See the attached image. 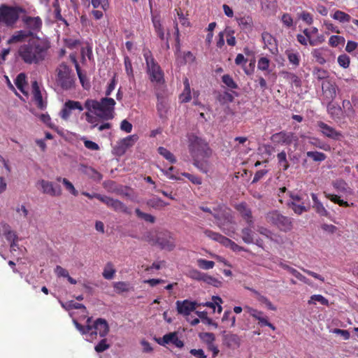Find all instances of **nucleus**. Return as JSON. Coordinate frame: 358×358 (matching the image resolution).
Instances as JSON below:
<instances>
[{"label": "nucleus", "instance_id": "f257e3e1", "mask_svg": "<svg viewBox=\"0 0 358 358\" xmlns=\"http://www.w3.org/2000/svg\"><path fill=\"white\" fill-rule=\"evenodd\" d=\"M115 101L113 98L104 97L99 101L92 99H87L84 103V106L78 101L68 100L65 102V106L71 111L72 110H87L83 115L85 120L91 124V129L98 126L99 119L102 120H110L113 119L115 115Z\"/></svg>", "mask_w": 358, "mask_h": 358}, {"label": "nucleus", "instance_id": "f03ea898", "mask_svg": "<svg viewBox=\"0 0 358 358\" xmlns=\"http://www.w3.org/2000/svg\"><path fill=\"white\" fill-rule=\"evenodd\" d=\"M49 48L48 41L39 38H31L20 46L17 53L24 63L38 64L45 59Z\"/></svg>", "mask_w": 358, "mask_h": 358}, {"label": "nucleus", "instance_id": "7ed1b4c3", "mask_svg": "<svg viewBox=\"0 0 358 358\" xmlns=\"http://www.w3.org/2000/svg\"><path fill=\"white\" fill-rule=\"evenodd\" d=\"M213 217L217 226L227 236L235 233L236 221L231 210L224 204L218 203L213 206Z\"/></svg>", "mask_w": 358, "mask_h": 358}, {"label": "nucleus", "instance_id": "20e7f679", "mask_svg": "<svg viewBox=\"0 0 358 358\" xmlns=\"http://www.w3.org/2000/svg\"><path fill=\"white\" fill-rule=\"evenodd\" d=\"M188 148L192 157L208 159L212 155V150L205 140L194 134L188 136Z\"/></svg>", "mask_w": 358, "mask_h": 358}, {"label": "nucleus", "instance_id": "39448f33", "mask_svg": "<svg viewBox=\"0 0 358 358\" xmlns=\"http://www.w3.org/2000/svg\"><path fill=\"white\" fill-rule=\"evenodd\" d=\"M143 57L146 63L147 73L152 83H162L164 82V74L159 64L156 62L149 50H143Z\"/></svg>", "mask_w": 358, "mask_h": 358}, {"label": "nucleus", "instance_id": "423d86ee", "mask_svg": "<svg viewBox=\"0 0 358 358\" xmlns=\"http://www.w3.org/2000/svg\"><path fill=\"white\" fill-rule=\"evenodd\" d=\"M266 222L282 232L290 231L293 229V218L281 214L278 210H271L266 215Z\"/></svg>", "mask_w": 358, "mask_h": 358}, {"label": "nucleus", "instance_id": "0eeeda50", "mask_svg": "<svg viewBox=\"0 0 358 358\" xmlns=\"http://www.w3.org/2000/svg\"><path fill=\"white\" fill-rule=\"evenodd\" d=\"M56 73V83L58 86L64 90L73 87L76 79L70 66L62 62L57 68Z\"/></svg>", "mask_w": 358, "mask_h": 358}, {"label": "nucleus", "instance_id": "6e6552de", "mask_svg": "<svg viewBox=\"0 0 358 358\" xmlns=\"http://www.w3.org/2000/svg\"><path fill=\"white\" fill-rule=\"evenodd\" d=\"M22 9L3 5L0 7V23L8 27L13 26L19 19L20 13Z\"/></svg>", "mask_w": 358, "mask_h": 358}, {"label": "nucleus", "instance_id": "1a4fd4ad", "mask_svg": "<svg viewBox=\"0 0 358 358\" xmlns=\"http://www.w3.org/2000/svg\"><path fill=\"white\" fill-rule=\"evenodd\" d=\"M187 276L192 280L197 281H203L208 285L218 287L221 282L215 278L208 275L207 273L201 272L196 268H190L187 273Z\"/></svg>", "mask_w": 358, "mask_h": 358}, {"label": "nucleus", "instance_id": "9d476101", "mask_svg": "<svg viewBox=\"0 0 358 358\" xmlns=\"http://www.w3.org/2000/svg\"><path fill=\"white\" fill-rule=\"evenodd\" d=\"M22 22L26 29L27 32H30V36H33L41 29L43 22L40 17H31L24 15L22 17Z\"/></svg>", "mask_w": 358, "mask_h": 358}, {"label": "nucleus", "instance_id": "9b49d317", "mask_svg": "<svg viewBox=\"0 0 358 358\" xmlns=\"http://www.w3.org/2000/svg\"><path fill=\"white\" fill-rule=\"evenodd\" d=\"M91 331L90 336L93 338L96 337V335H99L100 337L104 338L109 332V325L107 321L103 318H98L92 324L90 323Z\"/></svg>", "mask_w": 358, "mask_h": 358}, {"label": "nucleus", "instance_id": "f8f14e48", "mask_svg": "<svg viewBox=\"0 0 358 358\" xmlns=\"http://www.w3.org/2000/svg\"><path fill=\"white\" fill-rule=\"evenodd\" d=\"M37 185H40L43 194L51 196H59L62 194V189L59 185H55L52 182L43 179L37 182Z\"/></svg>", "mask_w": 358, "mask_h": 358}, {"label": "nucleus", "instance_id": "ddd939ff", "mask_svg": "<svg viewBox=\"0 0 358 358\" xmlns=\"http://www.w3.org/2000/svg\"><path fill=\"white\" fill-rule=\"evenodd\" d=\"M157 243L162 250L172 251L176 247L175 238L170 232L160 234L157 238Z\"/></svg>", "mask_w": 358, "mask_h": 358}, {"label": "nucleus", "instance_id": "4468645a", "mask_svg": "<svg viewBox=\"0 0 358 358\" xmlns=\"http://www.w3.org/2000/svg\"><path fill=\"white\" fill-rule=\"evenodd\" d=\"M102 199V203H105L108 208L113 209L115 212L130 214V211L127 206L118 199L104 196Z\"/></svg>", "mask_w": 358, "mask_h": 358}, {"label": "nucleus", "instance_id": "2eb2a0df", "mask_svg": "<svg viewBox=\"0 0 358 358\" xmlns=\"http://www.w3.org/2000/svg\"><path fill=\"white\" fill-rule=\"evenodd\" d=\"M322 90L324 96V99L327 102H331L336 96V92L338 87L335 83L325 80L322 83Z\"/></svg>", "mask_w": 358, "mask_h": 358}, {"label": "nucleus", "instance_id": "dca6fc26", "mask_svg": "<svg viewBox=\"0 0 358 358\" xmlns=\"http://www.w3.org/2000/svg\"><path fill=\"white\" fill-rule=\"evenodd\" d=\"M234 208L250 227H254V219L252 210L245 202L238 203Z\"/></svg>", "mask_w": 358, "mask_h": 358}, {"label": "nucleus", "instance_id": "f3484780", "mask_svg": "<svg viewBox=\"0 0 358 358\" xmlns=\"http://www.w3.org/2000/svg\"><path fill=\"white\" fill-rule=\"evenodd\" d=\"M317 127L320 128V132L323 136L334 139L339 140L343 136L341 131L336 130L324 122H317Z\"/></svg>", "mask_w": 358, "mask_h": 358}, {"label": "nucleus", "instance_id": "a211bd4d", "mask_svg": "<svg viewBox=\"0 0 358 358\" xmlns=\"http://www.w3.org/2000/svg\"><path fill=\"white\" fill-rule=\"evenodd\" d=\"M156 341L158 344L163 346L169 343H172L178 348H182L184 345L183 342L178 338L176 332L166 334L162 338H156Z\"/></svg>", "mask_w": 358, "mask_h": 358}, {"label": "nucleus", "instance_id": "6ab92c4d", "mask_svg": "<svg viewBox=\"0 0 358 358\" xmlns=\"http://www.w3.org/2000/svg\"><path fill=\"white\" fill-rule=\"evenodd\" d=\"M271 141L275 144L290 145L293 140V134L285 131L273 134L271 137Z\"/></svg>", "mask_w": 358, "mask_h": 358}, {"label": "nucleus", "instance_id": "aec40b11", "mask_svg": "<svg viewBox=\"0 0 358 358\" xmlns=\"http://www.w3.org/2000/svg\"><path fill=\"white\" fill-rule=\"evenodd\" d=\"M176 308L178 313L183 315H189L192 311H194L196 308V302L190 301L189 300L177 301Z\"/></svg>", "mask_w": 358, "mask_h": 358}, {"label": "nucleus", "instance_id": "412c9836", "mask_svg": "<svg viewBox=\"0 0 358 358\" xmlns=\"http://www.w3.org/2000/svg\"><path fill=\"white\" fill-rule=\"evenodd\" d=\"M152 22L157 36L161 39H165L164 29L161 22V16L159 14H152Z\"/></svg>", "mask_w": 358, "mask_h": 358}, {"label": "nucleus", "instance_id": "4be33fe9", "mask_svg": "<svg viewBox=\"0 0 358 358\" xmlns=\"http://www.w3.org/2000/svg\"><path fill=\"white\" fill-rule=\"evenodd\" d=\"M32 92L34 95V101L37 107L41 110L45 108L46 103L43 100V96L37 81L32 83Z\"/></svg>", "mask_w": 358, "mask_h": 358}, {"label": "nucleus", "instance_id": "5701e85b", "mask_svg": "<svg viewBox=\"0 0 358 358\" xmlns=\"http://www.w3.org/2000/svg\"><path fill=\"white\" fill-rule=\"evenodd\" d=\"M262 39L264 43V48H268L272 53L277 51V45L275 38L268 32L264 31L262 34Z\"/></svg>", "mask_w": 358, "mask_h": 358}, {"label": "nucleus", "instance_id": "b1692460", "mask_svg": "<svg viewBox=\"0 0 358 358\" xmlns=\"http://www.w3.org/2000/svg\"><path fill=\"white\" fill-rule=\"evenodd\" d=\"M156 96L157 99V110L158 115L160 118H165L169 110L168 103L159 93H156Z\"/></svg>", "mask_w": 358, "mask_h": 358}, {"label": "nucleus", "instance_id": "393cba45", "mask_svg": "<svg viewBox=\"0 0 358 358\" xmlns=\"http://www.w3.org/2000/svg\"><path fill=\"white\" fill-rule=\"evenodd\" d=\"M224 344L230 349H236L240 347L241 338L234 334H228L223 336Z\"/></svg>", "mask_w": 358, "mask_h": 358}, {"label": "nucleus", "instance_id": "a878e982", "mask_svg": "<svg viewBox=\"0 0 358 358\" xmlns=\"http://www.w3.org/2000/svg\"><path fill=\"white\" fill-rule=\"evenodd\" d=\"M311 198L313 201V208L315 212L322 217H329L330 213L325 208L322 203L318 199L316 194L312 193Z\"/></svg>", "mask_w": 358, "mask_h": 358}, {"label": "nucleus", "instance_id": "bb28decb", "mask_svg": "<svg viewBox=\"0 0 358 358\" xmlns=\"http://www.w3.org/2000/svg\"><path fill=\"white\" fill-rule=\"evenodd\" d=\"M236 20L241 30L244 31L252 30L253 27V20L250 15L236 17Z\"/></svg>", "mask_w": 358, "mask_h": 358}, {"label": "nucleus", "instance_id": "cd10ccee", "mask_svg": "<svg viewBox=\"0 0 358 358\" xmlns=\"http://www.w3.org/2000/svg\"><path fill=\"white\" fill-rule=\"evenodd\" d=\"M137 140L138 136L136 134L128 136L120 141L117 149L123 154L128 148L132 147Z\"/></svg>", "mask_w": 358, "mask_h": 358}, {"label": "nucleus", "instance_id": "c85d7f7f", "mask_svg": "<svg viewBox=\"0 0 358 358\" xmlns=\"http://www.w3.org/2000/svg\"><path fill=\"white\" fill-rule=\"evenodd\" d=\"M289 64L294 67H297L300 64L301 57L297 50L294 49H287L285 52Z\"/></svg>", "mask_w": 358, "mask_h": 358}, {"label": "nucleus", "instance_id": "c756f323", "mask_svg": "<svg viewBox=\"0 0 358 358\" xmlns=\"http://www.w3.org/2000/svg\"><path fill=\"white\" fill-rule=\"evenodd\" d=\"M327 113L333 120H338L341 119V115L342 113V108L341 106L331 101L327 102Z\"/></svg>", "mask_w": 358, "mask_h": 358}, {"label": "nucleus", "instance_id": "7c9ffc66", "mask_svg": "<svg viewBox=\"0 0 358 358\" xmlns=\"http://www.w3.org/2000/svg\"><path fill=\"white\" fill-rule=\"evenodd\" d=\"M31 37L30 32H27L25 30H20L15 31L11 37L8 39V43L12 44L19 42H22L26 38Z\"/></svg>", "mask_w": 358, "mask_h": 358}, {"label": "nucleus", "instance_id": "2f4dec72", "mask_svg": "<svg viewBox=\"0 0 358 358\" xmlns=\"http://www.w3.org/2000/svg\"><path fill=\"white\" fill-rule=\"evenodd\" d=\"M0 229L7 241L17 239L16 233L11 229V227L6 222L0 223Z\"/></svg>", "mask_w": 358, "mask_h": 358}, {"label": "nucleus", "instance_id": "473e14b6", "mask_svg": "<svg viewBox=\"0 0 358 358\" xmlns=\"http://www.w3.org/2000/svg\"><path fill=\"white\" fill-rule=\"evenodd\" d=\"M334 188L338 192L344 194H350L352 192L351 188L348 186V183L343 179H338L332 182Z\"/></svg>", "mask_w": 358, "mask_h": 358}, {"label": "nucleus", "instance_id": "72a5a7b5", "mask_svg": "<svg viewBox=\"0 0 358 358\" xmlns=\"http://www.w3.org/2000/svg\"><path fill=\"white\" fill-rule=\"evenodd\" d=\"M282 75L287 81L292 85L299 87L301 85V79L294 73L289 71H282Z\"/></svg>", "mask_w": 358, "mask_h": 358}, {"label": "nucleus", "instance_id": "f704fd0d", "mask_svg": "<svg viewBox=\"0 0 358 358\" xmlns=\"http://www.w3.org/2000/svg\"><path fill=\"white\" fill-rule=\"evenodd\" d=\"M174 36H175V41H176V50H175V55L176 57V60L179 61V59L180 58V31L178 25V22L176 21H174Z\"/></svg>", "mask_w": 358, "mask_h": 358}, {"label": "nucleus", "instance_id": "c9c22d12", "mask_svg": "<svg viewBox=\"0 0 358 358\" xmlns=\"http://www.w3.org/2000/svg\"><path fill=\"white\" fill-rule=\"evenodd\" d=\"M253 227H245L241 230V238L244 243L251 244L254 243V232L252 229Z\"/></svg>", "mask_w": 358, "mask_h": 358}, {"label": "nucleus", "instance_id": "e433bc0d", "mask_svg": "<svg viewBox=\"0 0 358 358\" xmlns=\"http://www.w3.org/2000/svg\"><path fill=\"white\" fill-rule=\"evenodd\" d=\"M191 90L189 80L185 78L184 80V90L180 96V99L182 103H187L191 100Z\"/></svg>", "mask_w": 358, "mask_h": 358}, {"label": "nucleus", "instance_id": "4c0bfd02", "mask_svg": "<svg viewBox=\"0 0 358 358\" xmlns=\"http://www.w3.org/2000/svg\"><path fill=\"white\" fill-rule=\"evenodd\" d=\"M83 172L95 181H100L102 179V175L92 167L85 166Z\"/></svg>", "mask_w": 358, "mask_h": 358}, {"label": "nucleus", "instance_id": "58836bf2", "mask_svg": "<svg viewBox=\"0 0 358 358\" xmlns=\"http://www.w3.org/2000/svg\"><path fill=\"white\" fill-rule=\"evenodd\" d=\"M193 164L201 172L206 173L208 171V165L206 159L201 157H192Z\"/></svg>", "mask_w": 358, "mask_h": 358}, {"label": "nucleus", "instance_id": "ea45409f", "mask_svg": "<svg viewBox=\"0 0 358 358\" xmlns=\"http://www.w3.org/2000/svg\"><path fill=\"white\" fill-rule=\"evenodd\" d=\"M316 302H319L320 304L326 306H329L328 299H327L324 296H323L321 294H313L308 301V303L309 305H315L316 304Z\"/></svg>", "mask_w": 358, "mask_h": 358}, {"label": "nucleus", "instance_id": "a19ab883", "mask_svg": "<svg viewBox=\"0 0 358 358\" xmlns=\"http://www.w3.org/2000/svg\"><path fill=\"white\" fill-rule=\"evenodd\" d=\"M115 272L113 264L111 262H108L105 266L102 275L105 279L111 280L114 278Z\"/></svg>", "mask_w": 358, "mask_h": 358}, {"label": "nucleus", "instance_id": "79ce46f5", "mask_svg": "<svg viewBox=\"0 0 358 358\" xmlns=\"http://www.w3.org/2000/svg\"><path fill=\"white\" fill-rule=\"evenodd\" d=\"M148 206L153 208L157 209L165 207L169 205V203L164 202L163 200L158 197H153L147 201Z\"/></svg>", "mask_w": 358, "mask_h": 358}, {"label": "nucleus", "instance_id": "37998d69", "mask_svg": "<svg viewBox=\"0 0 358 358\" xmlns=\"http://www.w3.org/2000/svg\"><path fill=\"white\" fill-rule=\"evenodd\" d=\"M157 151L159 155L163 156L166 160H168L171 164H175L176 162V159L173 154L168 150L166 148L164 147H159Z\"/></svg>", "mask_w": 358, "mask_h": 358}, {"label": "nucleus", "instance_id": "c03bdc74", "mask_svg": "<svg viewBox=\"0 0 358 358\" xmlns=\"http://www.w3.org/2000/svg\"><path fill=\"white\" fill-rule=\"evenodd\" d=\"M60 303L62 307L66 310H70L73 309H85V306L83 304L76 303L74 301H69L65 303L60 301Z\"/></svg>", "mask_w": 358, "mask_h": 358}, {"label": "nucleus", "instance_id": "a18cd8bd", "mask_svg": "<svg viewBox=\"0 0 358 358\" xmlns=\"http://www.w3.org/2000/svg\"><path fill=\"white\" fill-rule=\"evenodd\" d=\"M113 287L117 294L127 292L130 290L129 283L122 281L114 282Z\"/></svg>", "mask_w": 358, "mask_h": 358}, {"label": "nucleus", "instance_id": "49530a36", "mask_svg": "<svg viewBox=\"0 0 358 358\" xmlns=\"http://www.w3.org/2000/svg\"><path fill=\"white\" fill-rule=\"evenodd\" d=\"M56 180L58 182H62L65 186L66 189L71 192L73 196H76L78 194V192L76 189L73 185L66 178H62V177H57Z\"/></svg>", "mask_w": 358, "mask_h": 358}, {"label": "nucleus", "instance_id": "de8ad7c7", "mask_svg": "<svg viewBox=\"0 0 358 358\" xmlns=\"http://www.w3.org/2000/svg\"><path fill=\"white\" fill-rule=\"evenodd\" d=\"M92 322V318L89 317L87 320V325L83 326L77 321L74 320V324L76 329L82 334H89L91 331L90 323Z\"/></svg>", "mask_w": 358, "mask_h": 358}, {"label": "nucleus", "instance_id": "09e8293b", "mask_svg": "<svg viewBox=\"0 0 358 358\" xmlns=\"http://www.w3.org/2000/svg\"><path fill=\"white\" fill-rule=\"evenodd\" d=\"M289 273L293 275L296 278L299 280L303 282V283L310 285L311 282L309 279L303 275L301 273H299L296 269L293 267L289 266V268L287 270Z\"/></svg>", "mask_w": 358, "mask_h": 358}, {"label": "nucleus", "instance_id": "8fccbe9b", "mask_svg": "<svg viewBox=\"0 0 358 358\" xmlns=\"http://www.w3.org/2000/svg\"><path fill=\"white\" fill-rule=\"evenodd\" d=\"M289 273L293 275L296 278L299 280L303 282V283L310 285L311 282L309 279L303 275L301 273H299L296 269L293 267L289 266V268L287 270Z\"/></svg>", "mask_w": 358, "mask_h": 358}, {"label": "nucleus", "instance_id": "3c124183", "mask_svg": "<svg viewBox=\"0 0 358 358\" xmlns=\"http://www.w3.org/2000/svg\"><path fill=\"white\" fill-rule=\"evenodd\" d=\"M289 273L293 275L296 278L299 280L303 282V283L310 285L311 282L309 279L303 275L301 273H299L296 269L293 267L289 266V268L287 270Z\"/></svg>", "mask_w": 358, "mask_h": 358}, {"label": "nucleus", "instance_id": "603ef678", "mask_svg": "<svg viewBox=\"0 0 358 358\" xmlns=\"http://www.w3.org/2000/svg\"><path fill=\"white\" fill-rule=\"evenodd\" d=\"M287 204L297 215H301L303 212L308 211V209L303 205V203L298 204L296 202L290 201V202H287Z\"/></svg>", "mask_w": 358, "mask_h": 358}, {"label": "nucleus", "instance_id": "864d4df0", "mask_svg": "<svg viewBox=\"0 0 358 358\" xmlns=\"http://www.w3.org/2000/svg\"><path fill=\"white\" fill-rule=\"evenodd\" d=\"M135 213L138 218H141L147 222L152 224L155 222V217L150 214L142 212L139 208H136L135 210Z\"/></svg>", "mask_w": 358, "mask_h": 358}, {"label": "nucleus", "instance_id": "5fc2aeb1", "mask_svg": "<svg viewBox=\"0 0 358 358\" xmlns=\"http://www.w3.org/2000/svg\"><path fill=\"white\" fill-rule=\"evenodd\" d=\"M124 63L125 67V71L129 77V80L134 79V71L132 68L131 61L128 56H124Z\"/></svg>", "mask_w": 358, "mask_h": 358}, {"label": "nucleus", "instance_id": "6e6d98bb", "mask_svg": "<svg viewBox=\"0 0 358 358\" xmlns=\"http://www.w3.org/2000/svg\"><path fill=\"white\" fill-rule=\"evenodd\" d=\"M332 17L334 20L339 21L340 22H349L350 21L351 17L348 13H345L341 10H336Z\"/></svg>", "mask_w": 358, "mask_h": 358}, {"label": "nucleus", "instance_id": "4d7b16f0", "mask_svg": "<svg viewBox=\"0 0 358 358\" xmlns=\"http://www.w3.org/2000/svg\"><path fill=\"white\" fill-rule=\"evenodd\" d=\"M15 84L19 90L24 93V87L27 84V81L26 76L24 73H20L17 76L15 80Z\"/></svg>", "mask_w": 358, "mask_h": 358}, {"label": "nucleus", "instance_id": "13d9d810", "mask_svg": "<svg viewBox=\"0 0 358 358\" xmlns=\"http://www.w3.org/2000/svg\"><path fill=\"white\" fill-rule=\"evenodd\" d=\"M196 314L203 323L208 325L214 326L215 328L217 327V323L214 322L211 318L208 317V313L206 311H196Z\"/></svg>", "mask_w": 358, "mask_h": 358}, {"label": "nucleus", "instance_id": "bf43d9fd", "mask_svg": "<svg viewBox=\"0 0 358 358\" xmlns=\"http://www.w3.org/2000/svg\"><path fill=\"white\" fill-rule=\"evenodd\" d=\"M277 159L279 165L282 168L284 171H286L289 168V163L287 159V155L285 151H282L277 155Z\"/></svg>", "mask_w": 358, "mask_h": 358}, {"label": "nucleus", "instance_id": "052dcab7", "mask_svg": "<svg viewBox=\"0 0 358 358\" xmlns=\"http://www.w3.org/2000/svg\"><path fill=\"white\" fill-rule=\"evenodd\" d=\"M306 155L315 162H322L326 159L324 153L317 151H308Z\"/></svg>", "mask_w": 358, "mask_h": 358}, {"label": "nucleus", "instance_id": "680f3d73", "mask_svg": "<svg viewBox=\"0 0 358 358\" xmlns=\"http://www.w3.org/2000/svg\"><path fill=\"white\" fill-rule=\"evenodd\" d=\"M313 57L315 59L316 62L320 64H324L326 62V59L323 56V49L317 48L314 49L311 52Z\"/></svg>", "mask_w": 358, "mask_h": 358}, {"label": "nucleus", "instance_id": "e2e57ef3", "mask_svg": "<svg viewBox=\"0 0 358 358\" xmlns=\"http://www.w3.org/2000/svg\"><path fill=\"white\" fill-rule=\"evenodd\" d=\"M197 265L201 269L209 270L214 267L215 262L205 259H197Z\"/></svg>", "mask_w": 358, "mask_h": 358}, {"label": "nucleus", "instance_id": "0e129e2a", "mask_svg": "<svg viewBox=\"0 0 358 358\" xmlns=\"http://www.w3.org/2000/svg\"><path fill=\"white\" fill-rule=\"evenodd\" d=\"M91 3L94 8L106 10L109 7L108 0H91Z\"/></svg>", "mask_w": 358, "mask_h": 358}, {"label": "nucleus", "instance_id": "69168bd1", "mask_svg": "<svg viewBox=\"0 0 358 358\" xmlns=\"http://www.w3.org/2000/svg\"><path fill=\"white\" fill-rule=\"evenodd\" d=\"M222 80L230 89L238 88V85L235 83L233 78L229 74L224 75L222 77Z\"/></svg>", "mask_w": 358, "mask_h": 358}, {"label": "nucleus", "instance_id": "338daca9", "mask_svg": "<svg viewBox=\"0 0 358 358\" xmlns=\"http://www.w3.org/2000/svg\"><path fill=\"white\" fill-rule=\"evenodd\" d=\"M234 98L233 95L227 92H224V93L220 94L218 96V101L222 104L231 103L234 101Z\"/></svg>", "mask_w": 358, "mask_h": 358}, {"label": "nucleus", "instance_id": "774afa93", "mask_svg": "<svg viewBox=\"0 0 358 358\" xmlns=\"http://www.w3.org/2000/svg\"><path fill=\"white\" fill-rule=\"evenodd\" d=\"M199 337L207 345L213 343L215 340L214 334L210 332L202 333L199 335Z\"/></svg>", "mask_w": 358, "mask_h": 358}]
</instances>
